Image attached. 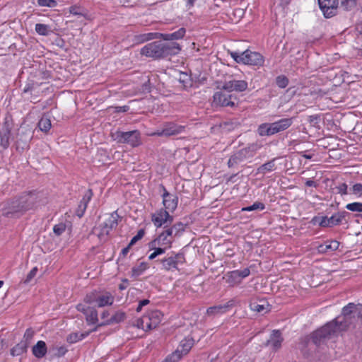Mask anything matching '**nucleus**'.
Returning <instances> with one entry per match:
<instances>
[{
  "instance_id": "nucleus-1",
  "label": "nucleus",
  "mask_w": 362,
  "mask_h": 362,
  "mask_svg": "<svg viewBox=\"0 0 362 362\" xmlns=\"http://www.w3.org/2000/svg\"><path fill=\"white\" fill-rule=\"evenodd\" d=\"M42 193L35 190L24 192L19 197L6 200L0 204L1 215L18 218L26 211L34 209L41 202Z\"/></svg>"
},
{
  "instance_id": "nucleus-2",
  "label": "nucleus",
  "mask_w": 362,
  "mask_h": 362,
  "mask_svg": "<svg viewBox=\"0 0 362 362\" xmlns=\"http://www.w3.org/2000/svg\"><path fill=\"white\" fill-rule=\"evenodd\" d=\"M180 45L175 42L154 41L141 49V54L154 59H163L179 54Z\"/></svg>"
},
{
  "instance_id": "nucleus-3",
  "label": "nucleus",
  "mask_w": 362,
  "mask_h": 362,
  "mask_svg": "<svg viewBox=\"0 0 362 362\" xmlns=\"http://www.w3.org/2000/svg\"><path fill=\"white\" fill-rule=\"evenodd\" d=\"M261 147L262 146L260 144H258L257 143H252L248 144L245 148L233 152L228 160V167L229 168H238L240 164L246 160L252 158Z\"/></svg>"
},
{
  "instance_id": "nucleus-4",
  "label": "nucleus",
  "mask_w": 362,
  "mask_h": 362,
  "mask_svg": "<svg viewBox=\"0 0 362 362\" xmlns=\"http://www.w3.org/2000/svg\"><path fill=\"white\" fill-rule=\"evenodd\" d=\"M340 328L334 322L330 321L321 328L314 331L310 335L311 340L316 346H320L332 336L339 334L341 332Z\"/></svg>"
},
{
  "instance_id": "nucleus-5",
  "label": "nucleus",
  "mask_w": 362,
  "mask_h": 362,
  "mask_svg": "<svg viewBox=\"0 0 362 362\" xmlns=\"http://www.w3.org/2000/svg\"><path fill=\"white\" fill-rule=\"evenodd\" d=\"M230 56L237 63L253 66H262L264 62L263 56L257 52L247 49L243 52H233Z\"/></svg>"
},
{
  "instance_id": "nucleus-6",
  "label": "nucleus",
  "mask_w": 362,
  "mask_h": 362,
  "mask_svg": "<svg viewBox=\"0 0 362 362\" xmlns=\"http://www.w3.org/2000/svg\"><path fill=\"white\" fill-rule=\"evenodd\" d=\"M158 261L161 265V269L165 272L179 270V265H182L186 262L185 253L182 252H171Z\"/></svg>"
},
{
  "instance_id": "nucleus-7",
  "label": "nucleus",
  "mask_w": 362,
  "mask_h": 362,
  "mask_svg": "<svg viewBox=\"0 0 362 362\" xmlns=\"http://www.w3.org/2000/svg\"><path fill=\"white\" fill-rule=\"evenodd\" d=\"M357 308V305L354 303H349L348 305L344 306L341 311V315L338 316L333 320L337 327H341L339 330L341 332L345 331L348 327L351 324V319L355 318L354 313Z\"/></svg>"
},
{
  "instance_id": "nucleus-8",
  "label": "nucleus",
  "mask_w": 362,
  "mask_h": 362,
  "mask_svg": "<svg viewBox=\"0 0 362 362\" xmlns=\"http://www.w3.org/2000/svg\"><path fill=\"white\" fill-rule=\"evenodd\" d=\"M236 96L223 88V85L219 90L216 91L213 95L212 104L214 107H234Z\"/></svg>"
},
{
  "instance_id": "nucleus-9",
  "label": "nucleus",
  "mask_w": 362,
  "mask_h": 362,
  "mask_svg": "<svg viewBox=\"0 0 362 362\" xmlns=\"http://www.w3.org/2000/svg\"><path fill=\"white\" fill-rule=\"evenodd\" d=\"M119 219H121L117 211H115L110 214V216L103 223L100 225V232L98 234V238L101 241H106L111 230L115 229L118 226Z\"/></svg>"
},
{
  "instance_id": "nucleus-10",
  "label": "nucleus",
  "mask_w": 362,
  "mask_h": 362,
  "mask_svg": "<svg viewBox=\"0 0 362 362\" xmlns=\"http://www.w3.org/2000/svg\"><path fill=\"white\" fill-rule=\"evenodd\" d=\"M13 126L12 118L10 116L6 117L0 125V153L6 150L10 145Z\"/></svg>"
},
{
  "instance_id": "nucleus-11",
  "label": "nucleus",
  "mask_w": 362,
  "mask_h": 362,
  "mask_svg": "<svg viewBox=\"0 0 362 362\" xmlns=\"http://www.w3.org/2000/svg\"><path fill=\"white\" fill-rule=\"evenodd\" d=\"M115 139L120 144H127L132 147L140 145V133L137 130L129 132L117 131L115 134Z\"/></svg>"
},
{
  "instance_id": "nucleus-12",
  "label": "nucleus",
  "mask_w": 362,
  "mask_h": 362,
  "mask_svg": "<svg viewBox=\"0 0 362 362\" xmlns=\"http://www.w3.org/2000/svg\"><path fill=\"white\" fill-rule=\"evenodd\" d=\"M173 219V216L170 215L169 211L163 209L157 210L151 216V221L157 228L167 224H171Z\"/></svg>"
},
{
  "instance_id": "nucleus-13",
  "label": "nucleus",
  "mask_w": 362,
  "mask_h": 362,
  "mask_svg": "<svg viewBox=\"0 0 362 362\" xmlns=\"http://www.w3.org/2000/svg\"><path fill=\"white\" fill-rule=\"evenodd\" d=\"M160 188L163 192L161 197L163 198V204L165 207L164 209H166V211L169 212H173L177 207V196L175 194L168 192L163 185H160Z\"/></svg>"
},
{
  "instance_id": "nucleus-14",
  "label": "nucleus",
  "mask_w": 362,
  "mask_h": 362,
  "mask_svg": "<svg viewBox=\"0 0 362 362\" xmlns=\"http://www.w3.org/2000/svg\"><path fill=\"white\" fill-rule=\"evenodd\" d=\"M193 344L194 340L192 338H185L180 344V348H181V350H177L171 356L168 357L165 359V362H175L178 361L181 357L180 352H181L182 354H187L192 349Z\"/></svg>"
},
{
  "instance_id": "nucleus-15",
  "label": "nucleus",
  "mask_w": 362,
  "mask_h": 362,
  "mask_svg": "<svg viewBox=\"0 0 362 362\" xmlns=\"http://www.w3.org/2000/svg\"><path fill=\"white\" fill-rule=\"evenodd\" d=\"M318 4L325 18H329L337 14L338 0H318Z\"/></svg>"
},
{
  "instance_id": "nucleus-16",
  "label": "nucleus",
  "mask_w": 362,
  "mask_h": 362,
  "mask_svg": "<svg viewBox=\"0 0 362 362\" xmlns=\"http://www.w3.org/2000/svg\"><path fill=\"white\" fill-rule=\"evenodd\" d=\"M185 129V127L178 125L173 122L166 123L160 131H158L156 134L160 136H170L177 135L181 133Z\"/></svg>"
},
{
  "instance_id": "nucleus-17",
  "label": "nucleus",
  "mask_w": 362,
  "mask_h": 362,
  "mask_svg": "<svg viewBox=\"0 0 362 362\" xmlns=\"http://www.w3.org/2000/svg\"><path fill=\"white\" fill-rule=\"evenodd\" d=\"M223 88L227 91L243 92L247 89L248 83L245 80H230L223 83Z\"/></svg>"
},
{
  "instance_id": "nucleus-18",
  "label": "nucleus",
  "mask_w": 362,
  "mask_h": 362,
  "mask_svg": "<svg viewBox=\"0 0 362 362\" xmlns=\"http://www.w3.org/2000/svg\"><path fill=\"white\" fill-rule=\"evenodd\" d=\"M284 341L281 332L279 329H274L270 335L269 339H268L264 345L266 346H271L273 351H278L281 347V344Z\"/></svg>"
},
{
  "instance_id": "nucleus-19",
  "label": "nucleus",
  "mask_w": 362,
  "mask_h": 362,
  "mask_svg": "<svg viewBox=\"0 0 362 362\" xmlns=\"http://www.w3.org/2000/svg\"><path fill=\"white\" fill-rule=\"evenodd\" d=\"M349 214L346 211H341L332 214L330 217L325 216L324 223H326V228H332L342 223L346 216Z\"/></svg>"
},
{
  "instance_id": "nucleus-20",
  "label": "nucleus",
  "mask_w": 362,
  "mask_h": 362,
  "mask_svg": "<svg viewBox=\"0 0 362 362\" xmlns=\"http://www.w3.org/2000/svg\"><path fill=\"white\" fill-rule=\"evenodd\" d=\"M93 194L91 189H88L83 194L76 210V215L78 218H81L84 215L88 204L92 199Z\"/></svg>"
},
{
  "instance_id": "nucleus-21",
  "label": "nucleus",
  "mask_w": 362,
  "mask_h": 362,
  "mask_svg": "<svg viewBox=\"0 0 362 362\" xmlns=\"http://www.w3.org/2000/svg\"><path fill=\"white\" fill-rule=\"evenodd\" d=\"M163 315L159 310H153L146 315V320L148 321V328L153 329L156 328L160 323Z\"/></svg>"
},
{
  "instance_id": "nucleus-22",
  "label": "nucleus",
  "mask_w": 362,
  "mask_h": 362,
  "mask_svg": "<svg viewBox=\"0 0 362 362\" xmlns=\"http://www.w3.org/2000/svg\"><path fill=\"white\" fill-rule=\"evenodd\" d=\"M293 118H283L276 122H272L274 134H277L288 129L293 124Z\"/></svg>"
},
{
  "instance_id": "nucleus-23",
  "label": "nucleus",
  "mask_w": 362,
  "mask_h": 362,
  "mask_svg": "<svg viewBox=\"0 0 362 362\" xmlns=\"http://www.w3.org/2000/svg\"><path fill=\"white\" fill-rule=\"evenodd\" d=\"M232 305L230 301L224 305H218L207 308L206 314L209 316L216 317L226 313Z\"/></svg>"
},
{
  "instance_id": "nucleus-24",
  "label": "nucleus",
  "mask_w": 362,
  "mask_h": 362,
  "mask_svg": "<svg viewBox=\"0 0 362 362\" xmlns=\"http://www.w3.org/2000/svg\"><path fill=\"white\" fill-rule=\"evenodd\" d=\"M268 302L264 299L253 300L250 303V308L252 310L257 313H267L269 310Z\"/></svg>"
},
{
  "instance_id": "nucleus-25",
  "label": "nucleus",
  "mask_w": 362,
  "mask_h": 362,
  "mask_svg": "<svg viewBox=\"0 0 362 362\" xmlns=\"http://www.w3.org/2000/svg\"><path fill=\"white\" fill-rule=\"evenodd\" d=\"M126 318V313L123 311L118 310L117 311L110 319H107V320L103 321L100 324H99L97 327H102L105 325L117 324L121 322H123Z\"/></svg>"
},
{
  "instance_id": "nucleus-26",
  "label": "nucleus",
  "mask_w": 362,
  "mask_h": 362,
  "mask_svg": "<svg viewBox=\"0 0 362 362\" xmlns=\"http://www.w3.org/2000/svg\"><path fill=\"white\" fill-rule=\"evenodd\" d=\"M47 352V347L44 341H38L32 348V353L37 358H43Z\"/></svg>"
},
{
  "instance_id": "nucleus-27",
  "label": "nucleus",
  "mask_w": 362,
  "mask_h": 362,
  "mask_svg": "<svg viewBox=\"0 0 362 362\" xmlns=\"http://www.w3.org/2000/svg\"><path fill=\"white\" fill-rule=\"evenodd\" d=\"M114 296L110 292H106L102 295L98 294L96 303L99 308L111 305L114 303Z\"/></svg>"
},
{
  "instance_id": "nucleus-28",
  "label": "nucleus",
  "mask_w": 362,
  "mask_h": 362,
  "mask_svg": "<svg viewBox=\"0 0 362 362\" xmlns=\"http://www.w3.org/2000/svg\"><path fill=\"white\" fill-rule=\"evenodd\" d=\"M173 242V240L164 234V233L161 232L156 238L151 240V245L154 246L156 245H160L161 246L170 248Z\"/></svg>"
},
{
  "instance_id": "nucleus-29",
  "label": "nucleus",
  "mask_w": 362,
  "mask_h": 362,
  "mask_svg": "<svg viewBox=\"0 0 362 362\" xmlns=\"http://www.w3.org/2000/svg\"><path fill=\"white\" fill-rule=\"evenodd\" d=\"M98 329V327H95V328H93L92 330L90 331H88V332H82V333H78V332H74V333H71L68 337H67V341L69 343H71V344H74V343H76L77 341H79L83 339H85L86 337H87L92 332H95L97 331Z\"/></svg>"
},
{
  "instance_id": "nucleus-30",
  "label": "nucleus",
  "mask_w": 362,
  "mask_h": 362,
  "mask_svg": "<svg viewBox=\"0 0 362 362\" xmlns=\"http://www.w3.org/2000/svg\"><path fill=\"white\" fill-rule=\"evenodd\" d=\"M339 242L336 240H327L325 243L319 245L318 250L320 252H327L328 251H335L339 247Z\"/></svg>"
},
{
  "instance_id": "nucleus-31",
  "label": "nucleus",
  "mask_w": 362,
  "mask_h": 362,
  "mask_svg": "<svg viewBox=\"0 0 362 362\" xmlns=\"http://www.w3.org/2000/svg\"><path fill=\"white\" fill-rule=\"evenodd\" d=\"M276 158H273L270 160L269 161L261 165L259 168L257 169L256 175L262 174L264 175L267 173H270L276 170Z\"/></svg>"
},
{
  "instance_id": "nucleus-32",
  "label": "nucleus",
  "mask_w": 362,
  "mask_h": 362,
  "mask_svg": "<svg viewBox=\"0 0 362 362\" xmlns=\"http://www.w3.org/2000/svg\"><path fill=\"white\" fill-rule=\"evenodd\" d=\"M186 33V30L184 28H180L175 32L171 33L162 34L163 40L171 42L174 40H180L184 37Z\"/></svg>"
},
{
  "instance_id": "nucleus-33",
  "label": "nucleus",
  "mask_w": 362,
  "mask_h": 362,
  "mask_svg": "<svg viewBox=\"0 0 362 362\" xmlns=\"http://www.w3.org/2000/svg\"><path fill=\"white\" fill-rule=\"evenodd\" d=\"M37 126L42 132L45 133L48 132L52 127L49 115L46 113L43 114L41 119L38 122Z\"/></svg>"
},
{
  "instance_id": "nucleus-34",
  "label": "nucleus",
  "mask_w": 362,
  "mask_h": 362,
  "mask_svg": "<svg viewBox=\"0 0 362 362\" xmlns=\"http://www.w3.org/2000/svg\"><path fill=\"white\" fill-rule=\"evenodd\" d=\"M257 132L260 136H269L274 134L272 123L261 124L259 125Z\"/></svg>"
},
{
  "instance_id": "nucleus-35",
  "label": "nucleus",
  "mask_w": 362,
  "mask_h": 362,
  "mask_svg": "<svg viewBox=\"0 0 362 362\" xmlns=\"http://www.w3.org/2000/svg\"><path fill=\"white\" fill-rule=\"evenodd\" d=\"M29 346L26 343L20 341L11 349V355L18 356L27 352Z\"/></svg>"
},
{
  "instance_id": "nucleus-36",
  "label": "nucleus",
  "mask_w": 362,
  "mask_h": 362,
  "mask_svg": "<svg viewBox=\"0 0 362 362\" xmlns=\"http://www.w3.org/2000/svg\"><path fill=\"white\" fill-rule=\"evenodd\" d=\"M186 227L187 224H185L180 221L174 223L171 226L174 236H175V238L181 236L185 232Z\"/></svg>"
},
{
  "instance_id": "nucleus-37",
  "label": "nucleus",
  "mask_w": 362,
  "mask_h": 362,
  "mask_svg": "<svg viewBox=\"0 0 362 362\" xmlns=\"http://www.w3.org/2000/svg\"><path fill=\"white\" fill-rule=\"evenodd\" d=\"M86 320L88 325L96 324L98 321L97 310L91 308L90 310L86 315Z\"/></svg>"
},
{
  "instance_id": "nucleus-38",
  "label": "nucleus",
  "mask_w": 362,
  "mask_h": 362,
  "mask_svg": "<svg viewBox=\"0 0 362 362\" xmlns=\"http://www.w3.org/2000/svg\"><path fill=\"white\" fill-rule=\"evenodd\" d=\"M49 354H52L53 357H62L64 356L67 352V349L65 346H52L49 349Z\"/></svg>"
},
{
  "instance_id": "nucleus-39",
  "label": "nucleus",
  "mask_w": 362,
  "mask_h": 362,
  "mask_svg": "<svg viewBox=\"0 0 362 362\" xmlns=\"http://www.w3.org/2000/svg\"><path fill=\"white\" fill-rule=\"evenodd\" d=\"M226 282L230 286H235V285L240 284L241 280L238 276L237 272L233 270V271L229 272L227 274Z\"/></svg>"
},
{
  "instance_id": "nucleus-40",
  "label": "nucleus",
  "mask_w": 362,
  "mask_h": 362,
  "mask_svg": "<svg viewBox=\"0 0 362 362\" xmlns=\"http://www.w3.org/2000/svg\"><path fill=\"white\" fill-rule=\"evenodd\" d=\"M146 269V265L143 262L141 263L139 266L132 267L131 270V276L132 278L136 279L144 272Z\"/></svg>"
},
{
  "instance_id": "nucleus-41",
  "label": "nucleus",
  "mask_w": 362,
  "mask_h": 362,
  "mask_svg": "<svg viewBox=\"0 0 362 362\" xmlns=\"http://www.w3.org/2000/svg\"><path fill=\"white\" fill-rule=\"evenodd\" d=\"M32 134L29 132L28 136H26L23 140L21 141V139H18L16 141V150L18 151L19 148L24 150L29 147V141L32 139Z\"/></svg>"
},
{
  "instance_id": "nucleus-42",
  "label": "nucleus",
  "mask_w": 362,
  "mask_h": 362,
  "mask_svg": "<svg viewBox=\"0 0 362 362\" xmlns=\"http://www.w3.org/2000/svg\"><path fill=\"white\" fill-rule=\"evenodd\" d=\"M49 25L42 24V23H37L35 27V30L36 33L40 35L47 36L49 34Z\"/></svg>"
},
{
  "instance_id": "nucleus-43",
  "label": "nucleus",
  "mask_w": 362,
  "mask_h": 362,
  "mask_svg": "<svg viewBox=\"0 0 362 362\" xmlns=\"http://www.w3.org/2000/svg\"><path fill=\"white\" fill-rule=\"evenodd\" d=\"M276 84L280 88H285L289 83L288 78L285 75H279L276 76Z\"/></svg>"
},
{
  "instance_id": "nucleus-44",
  "label": "nucleus",
  "mask_w": 362,
  "mask_h": 362,
  "mask_svg": "<svg viewBox=\"0 0 362 362\" xmlns=\"http://www.w3.org/2000/svg\"><path fill=\"white\" fill-rule=\"evenodd\" d=\"M148 248L150 250H153L157 257L158 255H163L165 252L166 250L168 249L165 246H161L160 245H152L151 241L148 243Z\"/></svg>"
},
{
  "instance_id": "nucleus-45",
  "label": "nucleus",
  "mask_w": 362,
  "mask_h": 362,
  "mask_svg": "<svg viewBox=\"0 0 362 362\" xmlns=\"http://www.w3.org/2000/svg\"><path fill=\"white\" fill-rule=\"evenodd\" d=\"M345 207L350 211L362 213V202L349 203Z\"/></svg>"
},
{
  "instance_id": "nucleus-46",
  "label": "nucleus",
  "mask_w": 362,
  "mask_h": 362,
  "mask_svg": "<svg viewBox=\"0 0 362 362\" xmlns=\"http://www.w3.org/2000/svg\"><path fill=\"white\" fill-rule=\"evenodd\" d=\"M265 209V206L263 203L256 202L253 204L249 206H246L242 209L243 211H251L255 210H260L262 211Z\"/></svg>"
},
{
  "instance_id": "nucleus-47",
  "label": "nucleus",
  "mask_w": 362,
  "mask_h": 362,
  "mask_svg": "<svg viewBox=\"0 0 362 362\" xmlns=\"http://www.w3.org/2000/svg\"><path fill=\"white\" fill-rule=\"evenodd\" d=\"M34 334L35 332L31 328L27 329L24 333L21 341L26 343L27 345L29 346L31 342V340L33 338Z\"/></svg>"
},
{
  "instance_id": "nucleus-48",
  "label": "nucleus",
  "mask_w": 362,
  "mask_h": 362,
  "mask_svg": "<svg viewBox=\"0 0 362 362\" xmlns=\"http://www.w3.org/2000/svg\"><path fill=\"white\" fill-rule=\"evenodd\" d=\"M324 220H325V216H315L312 218L310 223L313 226L317 225L322 228H326V223H324Z\"/></svg>"
},
{
  "instance_id": "nucleus-49",
  "label": "nucleus",
  "mask_w": 362,
  "mask_h": 362,
  "mask_svg": "<svg viewBox=\"0 0 362 362\" xmlns=\"http://www.w3.org/2000/svg\"><path fill=\"white\" fill-rule=\"evenodd\" d=\"M97 296H98V293L96 291H93L90 293H88L84 299H83V301L86 304H93L94 303H96L97 302Z\"/></svg>"
},
{
  "instance_id": "nucleus-50",
  "label": "nucleus",
  "mask_w": 362,
  "mask_h": 362,
  "mask_svg": "<svg viewBox=\"0 0 362 362\" xmlns=\"http://www.w3.org/2000/svg\"><path fill=\"white\" fill-rule=\"evenodd\" d=\"M69 13L77 16H85L84 9L76 5L71 6L69 8Z\"/></svg>"
},
{
  "instance_id": "nucleus-51",
  "label": "nucleus",
  "mask_w": 362,
  "mask_h": 362,
  "mask_svg": "<svg viewBox=\"0 0 362 362\" xmlns=\"http://www.w3.org/2000/svg\"><path fill=\"white\" fill-rule=\"evenodd\" d=\"M179 81L182 83L185 88L191 86V79L190 77L186 73H180Z\"/></svg>"
},
{
  "instance_id": "nucleus-52",
  "label": "nucleus",
  "mask_w": 362,
  "mask_h": 362,
  "mask_svg": "<svg viewBox=\"0 0 362 362\" xmlns=\"http://www.w3.org/2000/svg\"><path fill=\"white\" fill-rule=\"evenodd\" d=\"M37 4L42 7L54 8L57 6V2L56 0H37Z\"/></svg>"
},
{
  "instance_id": "nucleus-53",
  "label": "nucleus",
  "mask_w": 362,
  "mask_h": 362,
  "mask_svg": "<svg viewBox=\"0 0 362 362\" xmlns=\"http://www.w3.org/2000/svg\"><path fill=\"white\" fill-rule=\"evenodd\" d=\"M148 321L146 320V315H144L141 318H139L136 320V326L139 329H142L145 331H147L150 330L148 328Z\"/></svg>"
},
{
  "instance_id": "nucleus-54",
  "label": "nucleus",
  "mask_w": 362,
  "mask_h": 362,
  "mask_svg": "<svg viewBox=\"0 0 362 362\" xmlns=\"http://www.w3.org/2000/svg\"><path fill=\"white\" fill-rule=\"evenodd\" d=\"M38 269L37 267H33L26 276L25 279L23 281L24 284H29L33 279L36 276Z\"/></svg>"
},
{
  "instance_id": "nucleus-55",
  "label": "nucleus",
  "mask_w": 362,
  "mask_h": 362,
  "mask_svg": "<svg viewBox=\"0 0 362 362\" xmlns=\"http://www.w3.org/2000/svg\"><path fill=\"white\" fill-rule=\"evenodd\" d=\"M66 230V225L64 223L56 224L53 227V231L57 235H61Z\"/></svg>"
},
{
  "instance_id": "nucleus-56",
  "label": "nucleus",
  "mask_w": 362,
  "mask_h": 362,
  "mask_svg": "<svg viewBox=\"0 0 362 362\" xmlns=\"http://www.w3.org/2000/svg\"><path fill=\"white\" fill-rule=\"evenodd\" d=\"M341 6L346 10H351L356 5V0H341Z\"/></svg>"
},
{
  "instance_id": "nucleus-57",
  "label": "nucleus",
  "mask_w": 362,
  "mask_h": 362,
  "mask_svg": "<svg viewBox=\"0 0 362 362\" xmlns=\"http://www.w3.org/2000/svg\"><path fill=\"white\" fill-rule=\"evenodd\" d=\"M144 230L143 229H140L137 234L131 239L129 244L132 246L134 245L138 240H141L144 237Z\"/></svg>"
},
{
  "instance_id": "nucleus-58",
  "label": "nucleus",
  "mask_w": 362,
  "mask_h": 362,
  "mask_svg": "<svg viewBox=\"0 0 362 362\" xmlns=\"http://www.w3.org/2000/svg\"><path fill=\"white\" fill-rule=\"evenodd\" d=\"M351 191L354 194H356L358 197L362 196V184L361 183H356L351 187Z\"/></svg>"
},
{
  "instance_id": "nucleus-59",
  "label": "nucleus",
  "mask_w": 362,
  "mask_h": 362,
  "mask_svg": "<svg viewBox=\"0 0 362 362\" xmlns=\"http://www.w3.org/2000/svg\"><path fill=\"white\" fill-rule=\"evenodd\" d=\"M320 120V116L319 115H313L308 117V121L313 127L318 126Z\"/></svg>"
},
{
  "instance_id": "nucleus-60",
  "label": "nucleus",
  "mask_w": 362,
  "mask_h": 362,
  "mask_svg": "<svg viewBox=\"0 0 362 362\" xmlns=\"http://www.w3.org/2000/svg\"><path fill=\"white\" fill-rule=\"evenodd\" d=\"M234 271L237 272V275L241 281L243 279L247 277L250 274V270L249 268H245L243 270H234Z\"/></svg>"
},
{
  "instance_id": "nucleus-61",
  "label": "nucleus",
  "mask_w": 362,
  "mask_h": 362,
  "mask_svg": "<svg viewBox=\"0 0 362 362\" xmlns=\"http://www.w3.org/2000/svg\"><path fill=\"white\" fill-rule=\"evenodd\" d=\"M90 307L84 303H79L76 305V309L78 311L81 312L84 315L88 313V312L90 310Z\"/></svg>"
},
{
  "instance_id": "nucleus-62",
  "label": "nucleus",
  "mask_w": 362,
  "mask_h": 362,
  "mask_svg": "<svg viewBox=\"0 0 362 362\" xmlns=\"http://www.w3.org/2000/svg\"><path fill=\"white\" fill-rule=\"evenodd\" d=\"M169 225L170 224L164 226L163 230L162 232L164 233V234H165L168 237H169L171 240H173L175 236H174L173 235V232L171 227H168Z\"/></svg>"
},
{
  "instance_id": "nucleus-63",
  "label": "nucleus",
  "mask_w": 362,
  "mask_h": 362,
  "mask_svg": "<svg viewBox=\"0 0 362 362\" xmlns=\"http://www.w3.org/2000/svg\"><path fill=\"white\" fill-rule=\"evenodd\" d=\"M337 192L341 195L347 194L348 185L346 183H341L336 187Z\"/></svg>"
},
{
  "instance_id": "nucleus-64",
  "label": "nucleus",
  "mask_w": 362,
  "mask_h": 362,
  "mask_svg": "<svg viewBox=\"0 0 362 362\" xmlns=\"http://www.w3.org/2000/svg\"><path fill=\"white\" fill-rule=\"evenodd\" d=\"M301 157H303L306 159L310 160L313 158L314 154L308 153V151H300L298 153Z\"/></svg>"
}]
</instances>
